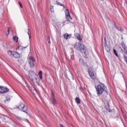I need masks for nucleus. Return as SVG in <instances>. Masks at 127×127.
<instances>
[{
	"label": "nucleus",
	"instance_id": "nucleus-36",
	"mask_svg": "<svg viewBox=\"0 0 127 127\" xmlns=\"http://www.w3.org/2000/svg\"><path fill=\"white\" fill-rule=\"evenodd\" d=\"M124 59H125V60H127V57L126 56V55H124Z\"/></svg>",
	"mask_w": 127,
	"mask_h": 127
},
{
	"label": "nucleus",
	"instance_id": "nucleus-5",
	"mask_svg": "<svg viewBox=\"0 0 127 127\" xmlns=\"http://www.w3.org/2000/svg\"><path fill=\"white\" fill-rule=\"evenodd\" d=\"M65 13V18L67 21H71V20H72V17L70 15V12H69V10L68 9H66Z\"/></svg>",
	"mask_w": 127,
	"mask_h": 127
},
{
	"label": "nucleus",
	"instance_id": "nucleus-9",
	"mask_svg": "<svg viewBox=\"0 0 127 127\" xmlns=\"http://www.w3.org/2000/svg\"><path fill=\"white\" fill-rule=\"evenodd\" d=\"M110 102L106 101V102L105 103V108L106 110L109 112V113L112 112V109H110Z\"/></svg>",
	"mask_w": 127,
	"mask_h": 127
},
{
	"label": "nucleus",
	"instance_id": "nucleus-13",
	"mask_svg": "<svg viewBox=\"0 0 127 127\" xmlns=\"http://www.w3.org/2000/svg\"><path fill=\"white\" fill-rule=\"evenodd\" d=\"M12 56H13L14 58H17V59L20 58V54H19V53H18L17 52L13 51Z\"/></svg>",
	"mask_w": 127,
	"mask_h": 127
},
{
	"label": "nucleus",
	"instance_id": "nucleus-10",
	"mask_svg": "<svg viewBox=\"0 0 127 127\" xmlns=\"http://www.w3.org/2000/svg\"><path fill=\"white\" fill-rule=\"evenodd\" d=\"M51 101L52 102V104L53 105H54V106L57 105V101H56V99H55V97H54V94L53 93V92H52Z\"/></svg>",
	"mask_w": 127,
	"mask_h": 127
},
{
	"label": "nucleus",
	"instance_id": "nucleus-29",
	"mask_svg": "<svg viewBox=\"0 0 127 127\" xmlns=\"http://www.w3.org/2000/svg\"><path fill=\"white\" fill-rule=\"evenodd\" d=\"M121 45L123 47V48H125V47H126V44H125V43H124V42H123L122 43H121Z\"/></svg>",
	"mask_w": 127,
	"mask_h": 127
},
{
	"label": "nucleus",
	"instance_id": "nucleus-21",
	"mask_svg": "<svg viewBox=\"0 0 127 127\" xmlns=\"http://www.w3.org/2000/svg\"><path fill=\"white\" fill-rule=\"evenodd\" d=\"M26 47H27V46L24 47L22 46H19L18 47V49H19L20 50H23V49H25V48H26Z\"/></svg>",
	"mask_w": 127,
	"mask_h": 127
},
{
	"label": "nucleus",
	"instance_id": "nucleus-7",
	"mask_svg": "<svg viewBox=\"0 0 127 127\" xmlns=\"http://www.w3.org/2000/svg\"><path fill=\"white\" fill-rule=\"evenodd\" d=\"M9 91V89L6 87L0 86V94H4L7 93Z\"/></svg>",
	"mask_w": 127,
	"mask_h": 127
},
{
	"label": "nucleus",
	"instance_id": "nucleus-16",
	"mask_svg": "<svg viewBox=\"0 0 127 127\" xmlns=\"http://www.w3.org/2000/svg\"><path fill=\"white\" fill-rule=\"evenodd\" d=\"M105 47L107 52H110V51H111V48L110 47H109V46H108V44L105 45Z\"/></svg>",
	"mask_w": 127,
	"mask_h": 127
},
{
	"label": "nucleus",
	"instance_id": "nucleus-31",
	"mask_svg": "<svg viewBox=\"0 0 127 127\" xmlns=\"http://www.w3.org/2000/svg\"><path fill=\"white\" fill-rule=\"evenodd\" d=\"M33 78L36 81H37V80L38 79V76H37V74H36V76H33Z\"/></svg>",
	"mask_w": 127,
	"mask_h": 127
},
{
	"label": "nucleus",
	"instance_id": "nucleus-24",
	"mask_svg": "<svg viewBox=\"0 0 127 127\" xmlns=\"http://www.w3.org/2000/svg\"><path fill=\"white\" fill-rule=\"evenodd\" d=\"M47 40L49 44H51V42H50V36H48L47 37Z\"/></svg>",
	"mask_w": 127,
	"mask_h": 127
},
{
	"label": "nucleus",
	"instance_id": "nucleus-18",
	"mask_svg": "<svg viewBox=\"0 0 127 127\" xmlns=\"http://www.w3.org/2000/svg\"><path fill=\"white\" fill-rule=\"evenodd\" d=\"M75 102L76 104H78V105L81 104V100H80V98L79 97H76L75 98Z\"/></svg>",
	"mask_w": 127,
	"mask_h": 127
},
{
	"label": "nucleus",
	"instance_id": "nucleus-33",
	"mask_svg": "<svg viewBox=\"0 0 127 127\" xmlns=\"http://www.w3.org/2000/svg\"><path fill=\"white\" fill-rule=\"evenodd\" d=\"M18 3H19V5H20V7L21 8H22L23 6H22V4H21V2H20V1H19V2H18Z\"/></svg>",
	"mask_w": 127,
	"mask_h": 127
},
{
	"label": "nucleus",
	"instance_id": "nucleus-35",
	"mask_svg": "<svg viewBox=\"0 0 127 127\" xmlns=\"http://www.w3.org/2000/svg\"><path fill=\"white\" fill-rule=\"evenodd\" d=\"M114 26L116 29H117V28H119V27H118V26H117L116 24H114Z\"/></svg>",
	"mask_w": 127,
	"mask_h": 127
},
{
	"label": "nucleus",
	"instance_id": "nucleus-6",
	"mask_svg": "<svg viewBox=\"0 0 127 127\" xmlns=\"http://www.w3.org/2000/svg\"><path fill=\"white\" fill-rule=\"evenodd\" d=\"M0 119L3 123H8L9 122V118L4 115H0Z\"/></svg>",
	"mask_w": 127,
	"mask_h": 127
},
{
	"label": "nucleus",
	"instance_id": "nucleus-30",
	"mask_svg": "<svg viewBox=\"0 0 127 127\" xmlns=\"http://www.w3.org/2000/svg\"><path fill=\"white\" fill-rule=\"evenodd\" d=\"M9 34V29H8L5 32V35L6 36L8 35Z\"/></svg>",
	"mask_w": 127,
	"mask_h": 127
},
{
	"label": "nucleus",
	"instance_id": "nucleus-25",
	"mask_svg": "<svg viewBox=\"0 0 127 127\" xmlns=\"http://www.w3.org/2000/svg\"><path fill=\"white\" fill-rule=\"evenodd\" d=\"M113 52L117 57H119V55L118 54L116 49H113Z\"/></svg>",
	"mask_w": 127,
	"mask_h": 127
},
{
	"label": "nucleus",
	"instance_id": "nucleus-17",
	"mask_svg": "<svg viewBox=\"0 0 127 127\" xmlns=\"http://www.w3.org/2000/svg\"><path fill=\"white\" fill-rule=\"evenodd\" d=\"M79 63L83 65V66H85L86 65V63H85V62L84 61V60L82 59H79Z\"/></svg>",
	"mask_w": 127,
	"mask_h": 127
},
{
	"label": "nucleus",
	"instance_id": "nucleus-15",
	"mask_svg": "<svg viewBox=\"0 0 127 127\" xmlns=\"http://www.w3.org/2000/svg\"><path fill=\"white\" fill-rule=\"evenodd\" d=\"M40 118H41L42 120H46V116H45L44 114H43V113H41L40 114Z\"/></svg>",
	"mask_w": 127,
	"mask_h": 127
},
{
	"label": "nucleus",
	"instance_id": "nucleus-4",
	"mask_svg": "<svg viewBox=\"0 0 127 127\" xmlns=\"http://www.w3.org/2000/svg\"><path fill=\"white\" fill-rule=\"evenodd\" d=\"M28 62L31 68H34V62H35L34 57L31 56L29 57Z\"/></svg>",
	"mask_w": 127,
	"mask_h": 127
},
{
	"label": "nucleus",
	"instance_id": "nucleus-34",
	"mask_svg": "<svg viewBox=\"0 0 127 127\" xmlns=\"http://www.w3.org/2000/svg\"><path fill=\"white\" fill-rule=\"evenodd\" d=\"M104 41H105V43H104L105 45L108 44L107 43V40H106V38H104Z\"/></svg>",
	"mask_w": 127,
	"mask_h": 127
},
{
	"label": "nucleus",
	"instance_id": "nucleus-14",
	"mask_svg": "<svg viewBox=\"0 0 127 127\" xmlns=\"http://www.w3.org/2000/svg\"><path fill=\"white\" fill-rule=\"evenodd\" d=\"M64 37L66 40L68 39H70V38H71V34H68V33H65L64 35Z\"/></svg>",
	"mask_w": 127,
	"mask_h": 127
},
{
	"label": "nucleus",
	"instance_id": "nucleus-23",
	"mask_svg": "<svg viewBox=\"0 0 127 127\" xmlns=\"http://www.w3.org/2000/svg\"><path fill=\"white\" fill-rule=\"evenodd\" d=\"M28 33L27 34L29 35V39L31 38V32H30V30L29 29H28Z\"/></svg>",
	"mask_w": 127,
	"mask_h": 127
},
{
	"label": "nucleus",
	"instance_id": "nucleus-20",
	"mask_svg": "<svg viewBox=\"0 0 127 127\" xmlns=\"http://www.w3.org/2000/svg\"><path fill=\"white\" fill-rule=\"evenodd\" d=\"M56 3L58 5H60L61 6H63V7L64 8H65V6L64 5V4H62L61 2H59L58 0H56Z\"/></svg>",
	"mask_w": 127,
	"mask_h": 127
},
{
	"label": "nucleus",
	"instance_id": "nucleus-11",
	"mask_svg": "<svg viewBox=\"0 0 127 127\" xmlns=\"http://www.w3.org/2000/svg\"><path fill=\"white\" fill-rule=\"evenodd\" d=\"M88 73L92 80H95V79L97 78L96 75L94 74V72H92L90 69H88Z\"/></svg>",
	"mask_w": 127,
	"mask_h": 127
},
{
	"label": "nucleus",
	"instance_id": "nucleus-27",
	"mask_svg": "<svg viewBox=\"0 0 127 127\" xmlns=\"http://www.w3.org/2000/svg\"><path fill=\"white\" fill-rule=\"evenodd\" d=\"M77 38L78 40H80V41H81L82 37H81V36H80V35H78V36H77Z\"/></svg>",
	"mask_w": 127,
	"mask_h": 127
},
{
	"label": "nucleus",
	"instance_id": "nucleus-3",
	"mask_svg": "<svg viewBox=\"0 0 127 127\" xmlns=\"http://www.w3.org/2000/svg\"><path fill=\"white\" fill-rule=\"evenodd\" d=\"M16 109H18L19 111H21L25 114L28 115V107L27 106L24 105V104L21 102L19 103V106L16 107Z\"/></svg>",
	"mask_w": 127,
	"mask_h": 127
},
{
	"label": "nucleus",
	"instance_id": "nucleus-32",
	"mask_svg": "<svg viewBox=\"0 0 127 127\" xmlns=\"http://www.w3.org/2000/svg\"><path fill=\"white\" fill-rule=\"evenodd\" d=\"M117 30H118L119 31H121V32L123 31V30H122V27H118V28H117Z\"/></svg>",
	"mask_w": 127,
	"mask_h": 127
},
{
	"label": "nucleus",
	"instance_id": "nucleus-8",
	"mask_svg": "<svg viewBox=\"0 0 127 127\" xmlns=\"http://www.w3.org/2000/svg\"><path fill=\"white\" fill-rule=\"evenodd\" d=\"M35 76H36V73H35L33 70H30L29 71V77L32 82H33V80H34L33 77Z\"/></svg>",
	"mask_w": 127,
	"mask_h": 127
},
{
	"label": "nucleus",
	"instance_id": "nucleus-12",
	"mask_svg": "<svg viewBox=\"0 0 127 127\" xmlns=\"http://www.w3.org/2000/svg\"><path fill=\"white\" fill-rule=\"evenodd\" d=\"M88 73L92 80H95V79L97 78L96 75L94 74V72H92L90 69H88Z\"/></svg>",
	"mask_w": 127,
	"mask_h": 127
},
{
	"label": "nucleus",
	"instance_id": "nucleus-22",
	"mask_svg": "<svg viewBox=\"0 0 127 127\" xmlns=\"http://www.w3.org/2000/svg\"><path fill=\"white\" fill-rule=\"evenodd\" d=\"M13 39L14 41H16V42H18V37L17 36H14Z\"/></svg>",
	"mask_w": 127,
	"mask_h": 127
},
{
	"label": "nucleus",
	"instance_id": "nucleus-28",
	"mask_svg": "<svg viewBox=\"0 0 127 127\" xmlns=\"http://www.w3.org/2000/svg\"><path fill=\"white\" fill-rule=\"evenodd\" d=\"M8 54L9 55H13V51H8Z\"/></svg>",
	"mask_w": 127,
	"mask_h": 127
},
{
	"label": "nucleus",
	"instance_id": "nucleus-37",
	"mask_svg": "<svg viewBox=\"0 0 127 127\" xmlns=\"http://www.w3.org/2000/svg\"><path fill=\"white\" fill-rule=\"evenodd\" d=\"M6 101H7L8 102H9V101H10V98H8L6 99Z\"/></svg>",
	"mask_w": 127,
	"mask_h": 127
},
{
	"label": "nucleus",
	"instance_id": "nucleus-26",
	"mask_svg": "<svg viewBox=\"0 0 127 127\" xmlns=\"http://www.w3.org/2000/svg\"><path fill=\"white\" fill-rule=\"evenodd\" d=\"M15 118H16L19 121H22V118H21L20 116H16Z\"/></svg>",
	"mask_w": 127,
	"mask_h": 127
},
{
	"label": "nucleus",
	"instance_id": "nucleus-39",
	"mask_svg": "<svg viewBox=\"0 0 127 127\" xmlns=\"http://www.w3.org/2000/svg\"><path fill=\"white\" fill-rule=\"evenodd\" d=\"M120 49L121 50V51H124L123 50V49H122V48L120 47Z\"/></svg>",
	"mask_w": 127,
	"mask_h": 127
},
{
	"label": "nucleus",
	"instance_id": "nucleus-2",
	"mask_svg": "<svg viewBox=\"0 0 127 127\" xmlns=\"http://www.w3.org/2000/svg\"><path fill=\"white\" fill-rule=\"evenodd\" d=\"M101 85H98L97 86L95 87L98 96L102 95V94H103V92H105V95H108V91L106 90L107 86L102 83Z\"/></svg>",
	"mask_w": 127,
	"mask_h": 127
},
{
	"label": "nucleus",
	"instance_id": "nucleus-38",
	"mask_svg": "<svg viewBox=\"0 0 127 127\" xmlns=\"http://www.w3.org/2000/svg\"><path fill=\"white\" fill-rule=\"evenodd\" d=\"M52 8H53V6L51 5V9H52Z\"/></svg>",
	"mask_w": 127,
	"mask_h": 127
},
{
	"label": "nucleus",
	"instance_id": "nucleus-1",
	"mask_svg": "<svg viewBox=\"0 0 127 127\" xmlns=\"http://www.w3.org/2000/svg\"><path fill=\"white\" fill-rule=\"evenodd\" d=\"M74 48L76 50H79L80 52L83 54L84 58H87L89 53L88 51L86 50V47L84 45L80 44L79 42H77L75 44Z\"/></svg>",
	"mask_w": 127,
	"mask_h": 127
},
{
	"label": "nucleus",
	"instance_id": "nucleus-19",
	"mask_svg": "<svg viewBox=\"0 0 127 127\" xmlns=\"http://www.w3.org/2000/svg\"><path fill=\"white\" fill-rule=\"evenodd\" d=\"M38 75L39 76V78L41 80H42L43 79V77L42 76V71H40L38 72Z\"/></svg>",
	"mask_w": 127,
	"mask_h": 127
}]
</instances>
